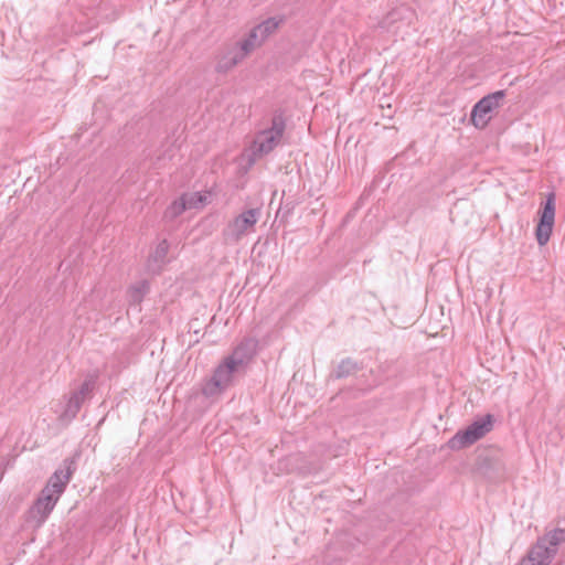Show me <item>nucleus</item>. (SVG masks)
<instances>
[{
  "label": "nucleus",
  "instance_id": "f257e3e1",
  "mask_svg": "<svg viewBox=\"0 0 565 565\" xmlns=\"http://www.w3.org/2000/svg\"><path fill=\"white\" fill-rule=\"evenodd\" d=\"M79 456V452H75L72 457L63 460L62 466L50 477L38 499L31 505L29 520L34 521L36 526H41L46 521L60 497L65 491L77 469Z\"/></svg>",
  "mask_w": 565,
  "mask_h": 565
},
{
  "label": "nucleus",
  "instance_id": "0eeeda50",
  "mask_svg": "<svg viewBox=\"0 0 565 565\" xmlns=\"http://www.w3.org/2000/svg\"><path fill=\"white\" fill-rule=\"evenodd\" d=\"M555 218V194L550 193L540 211V221L535 228L536 241L544 246L551 237Z\"/></svg>",
  "mask_w": 565,
  "mask_h": 565
},
{
  "label": "nucleus",
  "instance_id": "423d86ee",
  "mask_svg": "<svg viewBox=\"0 0 565 565\" xmlns=\"http://www.w3.org/2000/svg\"><path fill=\"white\" fill-rule=\"evenodd\" d=\"M505 96L507 92L501 89L479 99L470 113L471 124L478 129H484L491 119L490 114L502 106Z\"/></svg>",
  "mask_w": 565,
  "mask_h": 565
},
{
  "label": "nucleus",
  "instance_id": "6e6552de",
  "mask_svg": "<svg viewBox=\"0 0 565 565\" xmlns=\"http://www.w3.org/2000/svg\"><path fill=\"white\" fill-rule=\"evenodd\" d=\"M245 58L246 56L241 52L239 47L235 43L225 45L217 56L215 71L217 73L225 74Z\"/></svg>",
  "mask_w": 565,
  "mask_h": 565
},
{
  "label": "nucleus",
  "instance_id": "f3484780",
  "mask_svg": "<svg viewBox=\"0 0 565 565\" xmlns=\"http://www.w3.org/2000/svg\"><path fill=\"white\" fill-rule=\"evenodd\" d=\"M281 22L282 19L277 20L276 18H268L265 21L257 24L256 29L259 31L262 39L266 40L279 28V24Z\"/></svg>",
  "mask_w": 565,
  "mask_h": 565
},
{
  "label": "nucleus",
  "instance_id": "7ed1b4c3",
  "mask_svg": "<svg viewBox=\"0 0 565 565\" xmlns=\"http://www.w3.org/2000/svg\"><path fill=\"white\" fill-rule=\"evenodd\" d=\"M494 416L487 414L459 429L448 441L447 447L451 450H461L470 447L493 429Z\"/></svg>",
  "mask_w": 565,
  "mask_h": 565
},
{
  "label": "nucleus",
  "instance_id": "dca6fc26",
  "mask_svg": "<svg viewBox=\"0 0 565 565\" xmlns=\"http://www.w3.org/2000/svg\"><path fill=\"white\" fill-rule=\"evenodd\" d=\"M97 373L87 374L84 382L81 384L79 388L77 391H74L73 394L77 395V397L81 398L82 401H85V398L92 394L97 383Z\"/></svg>",
  "mask_w": 565,
  "mask_h": 565
},
{
  "label": "nucleus",
  "instance_id": "f03ea898",
  "mask_svg": "<svg viewBox=\"0 0 565 565\" xmlns=\"http://www.w3.org/2000/svg\"><path fill=\"white\" fill-rule=\"evenodd\" d=\"M563 543H565V527L548 531L537 539L519 565H548Z\"/></svg>",
  "mask_w": 565,
  "mask_h": 565
},
{
  "label": "nucleus",
  "instance_id": "6ab92c4d",
  "mask_svg": "<svg viewBox=\"0 0 565 565\" xmlns=\"http://www.w3.org/2000/svg\"><path fill=\"white\" fill-rule=\"evenodd\" d=\"M188 209L186 199L182 195L179 200L173 201L167 209L166 216L174 218L181 215Z\"/></svg>",
  "mask_w": 565,
  "mask_h": 565
},
{
  "label": "nucleus",
  "instance_id": "412c9836",
  "mask_svg": "<svg viewBox=\"0 0 565 565\" xmlns=\"http://www.w3.org/2000/svg\"><path fill=\"white\" fill-rule=\"evenodd\" d=\"M183 196L186 199V204L189 209H198L202 207L206 204V195L194 192V193H185Z\"/></svg>",
  "mask_w": 565,
  "mask_h": 565
},
{
  "label": "nucleus",
  "instance_id": "1a4fd4ad",
  "mask_svg": "<svg viewBox=\"0 0 565 565\" xmlns=\"http://www.w3.org/2000/svg\"><path fill=\"white\" fill-rule=\"evenodd\" d=\"M257 345V340L245 338L236 345L232 354L227 356V360H232L234 366L242 371L256 354Z\"/></svg>",
  "mask_w": 565,
  "mask_h": 565
},
{
  "label": "nucleus",
  "instance_id": "9b49d317",
  "mask_svg": "<svg viewBox=\"0 0 565 565\" xmlns=\"http://www.w3.org/2000/svg\"><path fill=\"white\" fill-rule=\"evenodd\" d=\"M241 372L236 366H234V363L232 360H227V358L224 359L223 363H221L213 373V377L220 382V384L227 388L232 382L233 377L236 373Z\"/></svg>",
  "mask_w": 565,
  "mask_h": 565
},
{
  "label": "nucleus",
  "instance_id": "a211bd4d",
  "mask_svg": "<svg viewBox=\"0 0 565 565\" xmlns=\"http://www.w3.org/2000/svg\"><path fill=\"white\" fill-rule=\"evenodd\" d=\"M149 291V284L146 280L132 286L129 291L130 303L139 305L143 296Z\"/></svg>",
  "mask_w": 565,
  "mask_h": 565
},
{
  "label": "nucleus",
  "instance_id": "20e7f679",
  "mask_svg": "<svg viewBox=\"0 0 565 565\" xmlns=\"http://www.w3.org/2000/svg\"><path fill=\"white\" fill-rule=\"evenodd\" d=\"M286 130V118L281 109H276L271 117V122L268 128H265L256 134L254 139V153L268 154L281 141Z\"/></svg>",
  "mask_w": 565,
  "mask_h": 565
},
{
  "label": "nucleus",
  "instance_id": "ddd939ff",
  "mask_svg": "<svg viewBox=\"0 0 565 565\" xmlns=\"http://www.w3.org/2000/svg\"><path fill=\"white\" fill-rule=\"evenodd\" d=\"M169 252V243L162 239L156 247L154 252L149 256V268L153 271H159L167 263V255Z\"/></svg>",
  "mask_w": 565,
  "mask_h": 565
},
{
  "label": "nucleus",
  "instance_id": "f8f14e48",
  "mask_svg": "<svg viewBox=\"0 0 565 565\" xmlns=\"http://www.w3.org/2000/svg\"><path fill=\"white\" fill-rule=\"evenodd\" d=\"M265 40L262 39L259 31L254 26L243 40L235 42L241 52L247 57L256 47L260 46Z\"/></svg>",
  "mask_w": 565,
  "mask_h": 565
},
{
  "label": "nucleus",
  "instance_id": "4468645a",
  "mask_svg": "<svg viewBox=\"0 0 565 565\" xmlns=\"http://www.w3.org/2000/svg\"><path fill=\"white\" fill-rule=\"evenodd\" d=\"M297 205L298 200L294 195H287L286 192L284 191L276 216L280 217L281 222L287 221V218L292 214Z\"/></svg>",
  "mask_w": 565,
  "mask_h": 565
},
{
  "label": "nucleus",
  "instance_id": "2eb2a0df",
  "mask_svg": "<svg viewBox=\"0 0 565 565\" xmlns=\"http://www.w3.org/2000/svg\"><path fill=\"white\" fill-rule=\"evenodd\" d=\"M84 401L77 397V395L71 394L64 412L61 415L62 420L71 422L74 419L79 412Z\"/></svg>",
  "mask_w": 565,
  "mask_h": 565
},
{
  "label": "nucleus",
  "instance_id": "9d476101",
  "mask_svg": "<svg viewBox=\"0 0 565 565\" xmlns=\"http://www.w3.org/2000/svg\"><path fill=\"white\" fill-rule=\"evenodd\" d=\"M363 369L362 363L353 360L352 358L342 359L338 365L330 373V380H342L354 375Z\"/></svg>",
  "mask_w": 565,
  "mask_h": 565
},
{
  "label": "nucleus",
  "instance_id": "39448f33",
  "mask_svg": "<svg viewBox=\"0 0 565 565\" xmlns=\"http://www.w3.org/2000/svg\"><path fill=\"white\" fill-rule=\"evenodd\" d=\"M262 215L259 207H252L243 211L231 221L222 231L225 244L238 243L247 233L254 230L255 224Z\"/></svg>",
  "mask_w": 565,
  "mask_h": 565
},
{
  "label": "nucleus",
  "instance_id": "aec40b11",
  "mask_svg": "<svg viewBox=\"0 0 565 565\" xmlns=\"http://www.w3.org/2000/svg\"><path fill=\"white\" fill-rule=\"evenodd\" d=\"M225 388L213 376L202 387V394L206 397L218 395Z\"/></svg>",
  "mask_w": 565,
  "mask_h": 565
}]
</instances>
